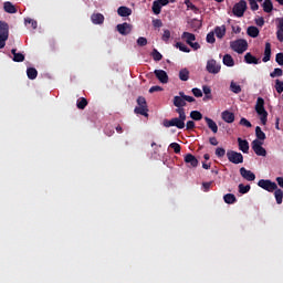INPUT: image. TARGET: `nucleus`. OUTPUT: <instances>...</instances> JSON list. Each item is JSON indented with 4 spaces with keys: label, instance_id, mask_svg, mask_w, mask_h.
I'll return each mask as SVG.
<instances>
[{
    "label": "nucleus",
    "instance_id": "nucleus-64",
    "mask_svg": "<svg viewBox=\"0 0 283 283\" xmlns=\"http://www.w3.org/2000/svg\"><path fill=\"white\" fill-rule=\"evenodd\" d=\"M256 25H259V28H262V25H264V18H259L255 20Z\"/></svg>",
    "mask_w": 283,
    "mask_h": 283
},
{
    "label": "nucleus",
    "instance_id": "nucleus-6",
    "mask_svg": "<svg viewBox=\"0 0 283 283\" xmlns=\"http://www.w3.org/2000/svg\"><path fill=\"white\" fill-rule=\"evenodd\" d=\"M181 39L186 41L187 45L191 46L192 50H200V43L193 42L196 41V34L185 31L181 34Z\"/></svg>",
    "mask_w": 283,
    "mask_h": 283
},
{
    "label": "nucleus",
    "instance_id": "nucleus-53",
    "mask_svg": "<svg viewBox=\"0 0 283 283\" xmlns=\"http://www.w3.org/2000/svg\"><path fill=\"white\" fill-rule=\"evenodd\" d=\"M170 148L174 149L175 154H180V149H181L180 144L171 143Z\"/></svg>",
    "mask_w": 283,
    "mask_h": 283
},
{
    "label": "nucleus",
    "instance_id": "nucleus-31",
    "mask_svg": "<svg viewBox=\"0 0 283 283\" xmlns=\"http://www.w3.org/2000/svg\"><path fill=\"white\" fill-rule=\"evenodd\" d=\"M27 75H28V78H30V81H34V78L39 76V71H36V69L34 67H29L27 70Z\"/></svg>",
    "mask_w": 283,
    "mask_h": 283
},
{
    "label": "nucleus",
    "instance_id": "nucleus-48",
    "mask_svg": "<svg viewBox=\"0 0 283 283\" xmlns=\"http://www.w3.org/2000/svg\"><path fill=\"white\" fill-rule=\"evenodd\" d=\"M207 43H216V33L213 31L209 32L206 38Z\"/></svg>",
    "mask_w": 283,
    "mask_h": 283
},
{
    "label": "nucleus",
    "instance_id": "nucleus-41",
    "mask_svg": "<svg viewBox=\"0 0 283 283\" xmlns=\"http://www.w3.org/2000/svg\"><path fill=\"white\" fill-rule=\"evenodd\" d=\"M24 24L25 25H31L32 30H36V28H38L36 21L32 18L24 19Z\"/></svg>",
    "mask_w": 283,
    "mask_h": 283
},
{
    "label": "nucleus",
    "instance_id": "nucleus-13",
    "mask_svg": "<svg viewBox=\"0 0 283 283\" xmlns=\"http://www.w3.org/2000/svg\"><path fill=\"white\" fill-rule=\"evenodd\" d=\"M239 171L240 176H242L244 180H248V182H253V180H255V174H253V171L247 170L244 167H241Z\"/></svg>",
    "mask_w": 283,
    "mask_h": 283
},
{
    "label": "nucleus",
    "instance_id": "nucleus-61",
    "mask_svg": "<svg viewBox=\"0 0 283 283\" xmlns=\"http://www.w3.org/2000/svg\"><path fill=\"white\" fill-rule=\"evenodd\" d=\"M153 25L154 28H163V20L160 19L153 20Z\"/></svg>",
    "mask_w": 283,
    "mask_h": 283
},
{
    "label": "nucleus",
    "instance_id": "nucleus-24",
    "mask_svg": "<svg viewBox=\"0 0 283 283\" xmlns=\"http://www.w3.org/2000/svg\"><path fill=\"white\" fill-rule=\"evenodd\" d=\"M247 33L248 36H251L252 39H258V36H260V29H258V27H249Z\"/></svg>",
    "mask_w": 283,
    "mask_h": 283
},
{
    "label": "nucleus",
    "instance_id": "nucleus-44",
    "mask_svg": "<svg viewBox=\"0 0 283 283\" xmlns=\"http://www.w3.org/2000/svg\"><path fill=\"white\" fill-rule=\"evenodd\" d=\"M179 96L184 98L185 103H196V98L193 96L185 95V92H179Z\"/></svg>",
    "mask_w": 283,
    "mask_h": 283
},
{
    "label": "nucleus",
    "instance_id": "nucleus-45",
    "mask_svg": "<svg viewBox=\"0 0 283 283\" xmlns=\"http://www.w3.org/2000/svg\"><path fill=\"white\" fill-rule=\"evenodd\" d=\"M214 154L217 158H224V156L227 155V150L222 147H218Z\"/></svg>",
    "mask_w": 283,
    "mask_h": 283
},
{
    "label": "nucleus",
    "instance_id": "nucleus-8",
    "mask_svg": "<svg viewBox=\"0 0 283 283\" xmlns=\"http://www.w3.org/2000/svg\"><path fill=\"white\" fill-rule=\"evenodd\" d=\"M164 127H177V129H185V119H180V117L164 119Z\"/></svg>",
    "mask_w": 283,
    "mask_h": 283
},
{
    "label": "nucleus",
    "instance_id": "nucleus-59",
    "mask_svg": "<svg viewBox=\"0 0 283 283\" xmlns=\"http://www.w3.org/2000/svg\"><path fill=\"white\" fill-rule=\"evenodd\" d=\"M275 61L279 65H283V53H277L275 56Z\"/></svg>",
    "mask_w": 283,
    "mask_h": 283
},
{
    "label": "nucleus",
    "instance_id": "nucleus-28",
    "mask_svg": "<svg viewBox=\"0 0 283 283\" xmlns=\"http://www.w3.org/2000/svg\"><path fill=\"white\" fill-rule=\"evenodd\" d=\"M223 200H224L226 205H234V202H238V199L235 198V195H233V193L224 195Z\"/></svg>",
    "mask_w": 283,
    "mask_h": 283
},
{
    "label": "nucleus",
    "instance_id": "nucleus-22",
    "mask_svg": "<svg viewBox=\"0 0 283 283\" xmlns=\"http://www.w3.org/2000/svg\"><path fill=\"white\" fill-rule=\"evenodd\" d=\"M214 34H216L217 39H224V35L227 34V27H224V25L216 27Z\"/></svg>",
    "mask_w": 283,
    "mask_h": 283
},
{
    "label": "nucleus",
    "instance_id": "nucleus-52",
    "mask_svg": "<svg viewBox=\"0 0 283 283\" xmlns=\"http://www.w3.org/2000/svg\"><path fill=\"white\" fill-rule=\"evenodd\" d=\"M249 4H250L251 10H253V12H255V10L260 9V6L258 4V1H255V0H249Z\"/></svg>",
    "mask_w": 283,
    "mask_h": 283
},
{
    "label": "nucleus",
    "instance_id": "nucleus-47",
    "mask_svg": "<svg viewBox=\"0 0 283 283\" xmlns=\"http://www.w3.org/2000/svg\"><path fill=\"white\" fill-rule=\"evenodd\" d=\"M151 56L154 61H163V54L158 52L156 49L153 50Z\"/></svg>",
    "mask_w": 283,
    "mask_h": 283
},
{
    "label": "nucleus",
    "instance_id": "nucleus-43",
    "mask_svg": "<svg viewBox=\"0 0 283 283\" xmlns=\"http://www.w3.org/2000/svg\"><path fill=\"white\" fill-rule=\"evenodd\" d=\"M251 191V186L250 185H247L244 186V184H240L239 185V193H249Z\"/></svg>",
    "mask_w": 283,
    "mask_h": 283
},
{
    "label": "nucleus",
    "instance_id": "nucleus-63",
    "mask_svg": "<svg viewBox=\"0 0 283 283\" xmlns=\"http://www.w3.org/2000/svg\"><path fill=\"white\" fill-rule=\"evenodd\" d=\"M186 6H187V8H189L190 10H193V11L198 10V7H196L195 4H192V2L189 1V0L186 1Z\"/></svg>",
    "mask_w": 283,
    "mask_h": 283
},
{
    "label": "nucleus",
    "instance_id": "nucleus-29",
    "mask_svg": "<svg viewBox=\"0 0 283 283\" xmlns=\"http://www.w3.org/2000/svg\"><path fill=\"white\" fill-rule=\"evenodd\" d=\"M174 105L175 107H185L187 105V102H185V98L179 95L174 97Z\"/></svg>",
    "mask_w": 283,
    "mask_h": 283
},
{
    "label": "nucleus",
    "instance_id": "nucleus-2",
    "mask_svg": "<svg viewBox=\"0 0 283 283\" xmlns=\"http://www.w3.org/2000/svg\"><path fill=\"white\" fill-rule=\"evenodd\" d=\"M10 36V25L8 22L0 20V50L6 48V41H8Z\"/></svg>",
    "mask_w": 283,
    "mask_h": 283
},
{
    "label": "nucleus",
    "instance_id": "nucleus-40",
    "mask_svg": "<svg viewBox=\"0 0 283 283\" xmlns=\"http://www.w3.org/2000/svg\"><path fill=\"white\" fill-rule=\"evenodd\" d=\"M190 118H192V120H202V113H200V111H192L190 112Z\"/></svg>",
    "mask_w": 283,
    "mask_h": 283
},
{
    "label": "nucleus",
    "instance_id": "nucleus-23",
    "mask_svg": "<svg viewBox=\"0 0 283 283\" xmlns=\"http://www.w3.org/2000/svg\"><path fill=\"white\" fill-rule=\"evenodd\" d=\"M205 120L212 134H218V124H216L214 120L209 117H205Z\"/></svg>",
    "mask_w": 283,
    "mask_h": 283
},
{
    "label": "nucleus",
    "instance_id": "nucleus-1",
    "mask_svg": "<svg viewBox=\"0 0 283 283\" xmlns=\"http://www.w3.org/2000/svg\"><path fill=\"white\" fill-rule=\"evenodd\" d=\"M255 112L260 116V120L262 125H266V120L269 118V113L264 108V98L258 97L256 104H255Z\"/></svg>",
    "mask_w": 283,
    "mask_h": 283
},
{
    "label": "nucleus",
    "instance_id": "nucleus-15",
    "mask_svg": "<svg viewBox=\"0 0 283 283\" xmlns=\"http://www.w3.org/2000/svg\"><path fill=\"white\" fill-rule=\"evenodd\" d=\"M91 21L94 25H103V23H105V15H103V13H93Z\"/></svg>",
    "mask_w": 283,
    "mask_h": 283
},
{
    "label": "nucleus",
    "instance_id": "nucleus-3",
    "mask_svg": "<svg viewBox=\"0 0 283 283\" xmlns=\"http://www.w3.org/2000/svg\"><path fill=\"white\" fill-rule=\"evenodd\" d=\"M230 48L233 50V52H237V54H244V52H247L249 49V42H247L244 39H239L230 42Z\"/></svg>",
    "mask_w": 283,
    "mask_h": 283
},
{
    "label": "nucleus",
    "instance_id": "nucleus-36",
    "mask_svg": "<svg viewBox=\"0 0 283 283\" xmlns=\"http://www.w3.org/2000/svg\"><path fill=\"white\" fill-rule=\"evenodd\" d=\"M230 91L233 92V94H240L242 92V86L238 85L235 82L230 83Z\"/></svg>",
    "mask_w": 283,
    "mask_h": 283
},
{
    "label": "nucleus",
    "instance_id": "nucleus-21",
    "mask_svg": "<svg viewBox=\"0 0 283 283\" xmlns=\"http://www.w3.org/2000/svg\"><path fill=\"white\" fill-rule=\"evenodd\" d=\"M11 54H13L14 63H23L25 61V55L23 53H17V49H12Z\"/></svg>",
    "mask_w": 283,
    "mask_h": 283
},
{
    "label": "nucleus",
    "instance_id": "nucleus-12",
    "mask_svg": "<svg viewBox=\"0 0 283 283\" xmlns=\"http://www.w3.org/2000/svg\"><path fill=\"white\" fill-rule=\"evenodd\" d=\"M206 70L207 72H209V74H219L221 66L218 64L216 60H209L207 62Z\"/></svg>",
    "mask_w": 283,
    "mask_h": 283
},
{
    "label": "nucleus",
    "instance_id": "nucleus-10",
    "mask_svg": "<svg viewBox=\"0 0 283 283\" xmlns=\"http://www.w3.org/2000/svg\"><path fill=\"white\" fill-rule=\"evenodd\" d=\"M262 145H264L263 142H260L259 139H254L252 142V149H253V151L256 156L265 157L266 156V149L264 147H262Z\"/></svg>",
    "mask_w": 283,
    "mask_h": 283
},
{
    "label": "nucleus",
    "instance_id": "nucleus-30",
    "mask_svg": "<svg viewBox=\"0 0 283 283\" xmlns=\"http://www.w3.org/2000/svg\"><path fill=\"white\" fill-rule=\"evenodd\" d=\"M274 198L276 201V205H282V200H283V190L280 188H276L274 190Z\"/></svg>",
    "mask_w": 283,
    "mask_h": 283
},
{
    "label": "nucleus",
    "instance_id": "nucleus-35",
    "mask_svg": "<svg viewBox=\"0 0 283 283\" xmlns=\"http://www.w3.org/2000/svg\"><path fill=\"white\" fill-rule=\"evenodd\" d=\"M263 12H273V2L271 0H264L263 2Z\"/></svg>",
    "mask_w": 283,
    "mask_h": 283
},
{
    "label": "nucleus",
    "instance_id": "nucleus-46",
    "mask_svg": "<svg viewBox=\"0 0 283 283\" xmlns=\"http://www.w3.org/2000/svg\"><path fill=\"white\" fill-rule=\"evenodd\" d=\"M176 113L179 114V118L181 120H187V114L185 113V108L178 107L176 108Z\"/></svg>",
    "mask_w": 283,
    "mask_h": 283
},
{
    "label": "nucleus",
    "instance_id": "nucleus-18",
    "mask_svg": "<svg viewBox=\"0 0 283 283\" xmlns=\"http://www.w3.org/2000/svg\"><path fill=\"white\" fill-rule=\"evenodd\" d=\"M237 142H238L240 151H242L243 154H249V142L240 137L237 139Z\"/></svg>",
    "mask_w": 283,
    "mask_h": 283
},
{
    "label": "nucleus",
    "instance_id": "nucleus-58",
    "mask_svg": "<svg viewBox=\"0 0 283 283\" xmlns=\"http://www.w3.org/2000/svg\"><path fill=\"white\" fill-rule=\"evenodd\" d=\"M186 129L188 130L196 129V123L193 120H188L186 124Z\"/></svg>",
    "mask_w": 283,
    "mask_h": 283
},
{
    "label": "nucleus",
    "instance_id": "nucleus-33",
    "mask_svg": "<svg viewBox=\"0 0 283 283\" xmlns=\"http://www.w3.org/2000/svg\"><path fill=\"white\" fill-rule=\"evenodd\" d=\"M202 91L205 94L203 101H211V98H213V96L211 95V87L203 85Z\"/></svg>",
    "mask_w": 283,
    "mask_h": 283
},
{
    "label": "nucleus",
    "instance_id": "nucleus-34",
    "mask_svg": "<svg viewBox=\"0 0 283 283\" xmlns=\"http://www.w3.org/2000/svg\"><path fill=\"white\" fill-rule=\"evenodd\" d=\"M77 109H85L87 107V98L80 97L76 102Z\"/></svg>",
    "mask_w": 283,
    "mask_h": 283
},
{
    "label": "nucleus",
    "instance_id": "nucleus-50",
    "mask_svg": "<svg viewBox=\"0 0 283 283\" xmlns=\"http://www.w3.org/2000/svg\"><path fill=\"white\" fill-rule=\"evenodd\" d=\"M275 90L277 94H282L283 92V82L280 80H275Z\"/></svg>",
    "mask_w": 283,
    "mask_h": 283
},
{
    "label": "nucleus",
    "instance_id": "nucleus-5",
    "mask_svg": "<svg viewBox=\"0 0 283 283\" xmlns=\"http://www.w3.org/2000/svg\"><path fill=\"white\" fill-rule=\"evenodd\" d=\"M227 158L229 163H232V165H242V163H244V156L242 153H238L235 150H228Z\"/></svg>",
    "mask_w": 283,
    "mask_h": 283
},
{
    "label": "nucleus",
    "instance_id": "nucleus-38",
    "mask_svg": "<svg viewBox=\"0 0 283 283\" xmlns=\"http://www.w3.org/2000/svg\"><path fill=\"white\" fill-rule=\"evenodd\" d=\"M180 81H189V70L182 69L179 71Z\"/></svg>",
    "mask_w": 283,
    "mask_h": 283
},
{
    "label": "nucleus",
    "instance_id": "nucleus-25",
    "mask_svg": "<svg viewBox=\"0 0 283 283\" xmlns=\"http://www.w3.org/2000/svg\"><path fill=\"white\" fill-rule=\"evenodd\" d=\"M117 14L119 17H132V9H129L128 7H119L117 9Z\"/></svg>",
    "mask_w": 283,
    "mask_h": 283
},
{
    "label": "nucleus",
    "instance_id": "nucleus-60",
    "mask_svg": "<svg viewBox=\"0 0 283 283\" xmlns=\"http://www.w3.org/2000/svg\"><path fill=\"white\" fill-rule=\"evenodd\" d=\"M276 39L280 43H283V31L280 29H276Z\"/></svg>",
    "mask_w": 283,
    "mask_h": 283
},
{
    "label": "nucleus",
    "instance_id": "nucleus-20",
    "mask_svg": "<svg viewBox=\"0 0 283 283\" xmlns=\"http://www.w3.org/2000/svg\"><path fill=\"white\" fill-rule=\"evenodd\" d=\"M262 61L263 63H269V61H271V42L265 43L264 56Z\"/></svg>",
    "mask_w": 283,
    "mask_h": 283
},
{
    "label": "nucleus",
    "instance_id": "nucleus-49",
    "mask_svg": "<svg viewBox=\"0 0 283 283\" xmlns=\"http://www.w3.org/2000/svg\"><path fill=\"white\" fill-rule=\"evenodd\" d=\"M282 75H283V71L280 67L274 69V71L272 73H270L271 78H275V77L282 76Z\"/></svg>",
    "mask_w": 283,
    "mask_h": 283
},
{
    "label": "nucleus",
    "instance_id": "nucleus-4",
    "mask_svg": "<svg viewBox=\"0 0 283 283\" xmlns=\"http://www.w3.org/2000/svg\"><path fill=\"white\" fill-rule=\"evenodd\" d=\"M137 105L134 109L136 114H139L140 116H149L147 112H149V107L147 106V99L144 96H139L137 98Z\"/></svg>",
    "mask_w": 283,
    "mask_h": 283
},
{
    "label": "nucleus",
    "instance_id": "nucleus-32",
    "mask_svg": "<svg viewBox=\"0 0 283 283\" xmlns=\"http://www.w3.org/2000/svg\"><path fill=\"white\" fill-rule=\"evenodd\" d=\"M255 136L260 142L266 140V134L262 132V128L260 126L255 127Z\"/></svg>",
    "mask_w": 283,
    "mask_h": 283
},
{
    "label": "nucleus",
    "instance_id": "nucleus-7",
    "mask_svg": "<svg viewBox=\"0 0 283 283\" xmlns=\"http://www.w3.org/2000/svg\"><path fill=\"white\" fill-rule=\"evenodd\" d=\"M244 12H247V0H240L232 8V13L234 17L241 18L244 17Z\"/></svg>",
    "mask_w": 283,
    "mask_h": 283
},
{
    "label": "nucleus",
    "instance_id": "nucleus-14",
    "mask_svg": "<svg viewBox=\"0 0 283 283\" xmlns=\"http://www.w3.org/2000/svg\"><path fill=\"white\" fill-rule=\"evenodd\" d=\"M154 74L156 78L159 80L163 84L169 83V75H167V72L165 70H155Z\"/></svg>",
    "mask_w": 283,
    "mask_h": 283
},
{
    "label": "nucleus",
    "instance_id": "nucleus-39",
    "mask_svg": "<svg viewBox=\"0 0 283 283\" xmlns=\"http://www.w3.org/2000/svg\"><path fill=\"white\" fill-rule=\"evenodd\" d=\"M163 10V4H160L158 1L153 2V12L154 14H160Z\"/></svg>",
    "mask_w": 283,
    "mask_h": 283
},
{
    "label": "nucleus",
    "instance_id": "nucleus-17",
    "mask_svg": "<svg viewBox=\"0 0 283 283\" xmlns=\"http://www.w3.org/2000/svg\"><path fill=\"white\" fill-rule=\"evenodd\" d=\"M221 118L224 120V123H233L235 120V115L232 112L223 111L221 113Z\"/></svg>",
    "mask_w": 283,
    "mask_h": 283
},
{
    "label": "nucleus",
    "instance_id": "nucleus-37",
    "mask_svg": "<svg viewBox=\"0 0 283 283\" xmlns=\"http://www.w3.org/2000/svg\"><path fill=\"white\" fill-rule=\"evenodd\" d=\"M175 48H177L178 50H180V52H186L187 54H189V52H191V49H189L187 45H185L182 42H177L175 44Z\"/></svg>",
    "mask_w": 283,
    "mask_h": 283
},
{
    "label": "nucleus",
    "instance_id": "nucleus-42",
    "mask_svg": "<svg viewBox=\"0 0 283 283\" xmlns=\"http://www.w3.org/2000/svg\"><path fill=\"white\" fill-rule=\"evenodd\" d=\"M170 39H171V31H169L168 29L164 30V33L161 35V41H164V43H169Z\"/></svg>",
    "mask_w": 283,
    "mask_h": 283
},
{
    "label": "nucleus",
    "instance_id": "nucleus-56",
    "mask_svg": "<svg viewBox=\"0 0 283 283\" xmlns=\"http://www.w3.org/2000/svg\"><path fill=\"white\" fill-rule=\"evenodd\" d=\"M240 125H242L243 127H253V125H251V122H249V119L244 117L240 119Z\"/></svg>",
    "mask_w": 283,
    "mask_h": 283
},
{
    "label": "nucleus",
    "instance_id": "nucleus-57",
    "mask_svg": "<svg viewBox=\"0 0 283 283\" xmlns=\"http://www.w3.org/2000/svg\"><path fill=\"white\" fill-rule=\"evenodd\" d=\"M211 185H213V181L202 182L203 191H209L211 189Z\"/></svg>",
    "mask_w": 283,
    "mask_h": 283
},
{
    "label": "nucleus",
    "instance_id": "nucleus-9",
    "mask_svg": "<svg viewBox=\"0 0 283 283\" xmlns=\"http://www.w3.org/2000/svg\"><path fill=\"white\" fill-rule=\"evenodd\" d=\"M258 187H261V189L269 191V193H273V191L277 189V184L269 179H260L258 182Z\"/></svg>",
    "mask_w": 283,
    "mask_h": 283
},
{
    "label": "nucleus",
    "instance_id": "nucleus-26",
    "mask_svg": "<svg viewBox=\"0 0 283 283\" xmlns=\"http://www.w3.org/2000/svg\"><path fill=\"white\" fill-rule=\"evenodd\" d=\"M3 8L4 12H8V14H17V7H14L12 2H4Z\"/></svg>",
    "mask_w": 283,
    "mask_h": 283
},
{
    "label": "nucleus",
    "instance_id": "nucleus-62",
    "mask_svg": "<svg viewBox=\"0 0 283 283\" xmlns=\"http://www.w3.org/2000/svg\"><path fill=\"white\" fill-rule=\"evenodd\" d=\"M154 92H163V87H160V86H151L149 88V94H154Z\"/></svg>",
    "mask_w": 283,
    "mask_h": 283
},
{
    "label": "nucleus",
    "instance_id": "nucleus-51",
    "mask_svg": "<svg viewBox=\"0 0 283 283\" xmlns=\"http://www.w3.org/2000/svg\"><path fill=\"white\" fill-rule=\"evenodd\" d=\"M275 25L276 30H281V32H283V17L275 19Z\"/></svg>",
    "mask_w": 283,
    "mask_h": 283
},
{
    "label": "nucleus",
    "instance_id": "nucleus-11",
    "mask_svg": "<svg viewBox=\"0 0 283 283\" xmlns=\"http://www.w3.org/2000/svg\"><path fill=\"white\" fill-rule=\"evenodd\" d=\"M116 30L122 34V36H127V34H132V30H134V25L127 22H124L122 24H117Z\"/></svg>",
    "mask_w": 283,
    "mask_h": 283
},
{
    "label": "nucleus",
    "instance_id": "nucleus-27",
    "mask_svg": "<svg viewBox=\"0 0 283 283\" xmlns=\"http://www.w3.org/2000/svg\"><path fill=\"white\" fill-rule=\"evenodd\" d=\"M223 65H227V67H233V65H235V61L231 54H226L223 56Z\"/></svg>",
    "mask_w": 283,
    "mask_h": 283
},
{
    "label": "nucleus",
    "instance_id": "nucleus-16",
    "mask_svg": "<svg viewBox=\"0 0 283 283\" xmlns=\"http://www.w3.org/2000/svg\"><path fill=\"white\" fill-rule=\"evenodd\" d=\"M184 161L186 163V165H189V167L196 168L198 167V158H196V156L191 155V154H187L184 158Z\"/></svg>",
    "mask_w": 283,
    "mask_h": 283
},
{
    "label": "nucleus",
    "instance_id": "nucleus-19",
    "mask_svg": "<svg viewBox=\"0 0 283 283\" xmlns=\"http://www.w3.org/2000/svg\"><path fill=\"white\" fill-rule=\"evenodd\" d=\"M244 62L248 63V65H259L260 59L253 56L251 53H247L244 55Z\"/></svg>",
    "mask_w": 283,
    "mask_h": 283
},
{
    "label": "nucleus",
    "instance_id": "nucleus-54",
    "mask_svg": "<svg viewBox=\"0 0 283 283\" xmlns=\"http://www.w3.org/2000/svg\"><path fill=\"white\" fill-rule=\"evenodd\" d=\"M192 94L196 98H202V91L198 87L192 88Z\"/></svg>",
    "mask_w": 283,
    "mask_h": 283
},
{
    "label": "nucleus",
    "instance_id": "nucleus-55",
    "mask_svg": "<svg viewBox=\"0 0 283 283\" xmlns=\"http://www.w3.org/2000/svg\"><path fill=\"white\" fill-rule=\"evenodd\" d=\"M137 45H139L140 48H145V45H147V39L143 36L138 38Z\"/></svg>",
    "mask_w": 283,
    "mask_h": 283
}]
</instances>
